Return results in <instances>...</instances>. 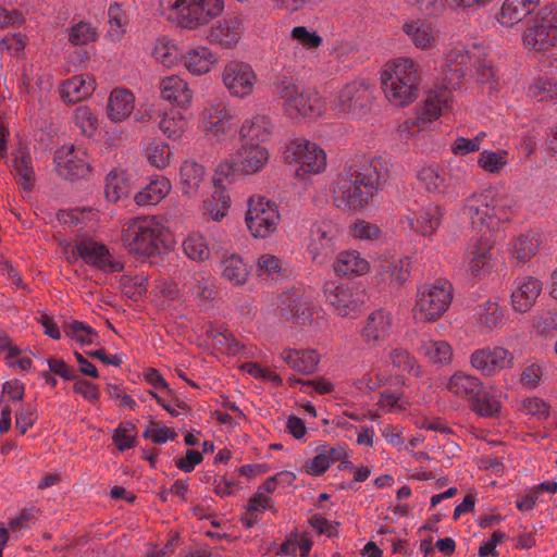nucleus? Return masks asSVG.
Returning a JSON list of instances; mask_svg holds the SVG:
<instances>
[{"instance_id": "dca6fc26", "label": "nucleus", "mask_w": 557, "mask_h": 557, "mask_svg": "<svg viewBox=\"0 0 557 557\" xmlns=\"http://www.w3.org/2000/svg\"><path fill=\"white\" fill-rule=\"evenodd\" d=\"M73 251L89 267L96 268L104 273L123 271V264L115 260L109 248L100 242L89 237L78 239Z\"/></svg>"}, {"instance_id": "4be33fe9", "label": "nucleus", "mask_w": 557, "mask_h": 557, "mask_svg": "<svg viewBox=\"0 0 557 557\" xmlns=\"http://www.w3.org/2000/svg\"><path fill=\"white\" fill-rule=\"evenodd\" d=\"M492 248L493 242L486 234L474 236L469 240L463 262L471 275L481 276L488 271Z\"/></svg>"}, {"instance_id": "e433bc0d", "label": "nucleus", "mask_w": 557, "mask_h": 557, "mask_svg": "<svg viewBox=\"0 0 557 557\" xmlns=\"http://www.w3.org/2000/svg\"><path fill=\"white\" fill-rule=\"evenodd\" d=\"M541 0H505L497 21L502 26L511 27L532 13Z\"/></svg>"}, {"instance_id": "6e6552de", "label": "nucleus", "mask_w": 557, "mask_h": 557, "mask_svg": "<svg viewBox=\"0 0 557 557\" xmlns=\"http://www.w3.org/2000/svg\"><path fill=\"white\" fill-rule=\"evenodd\" d=\"M523 45L532 50L545 51L557 44V5L547 4L530 20L522 36Z\"/></svg>"}, {"instance_id": "338daca9", "label": "nucleus", "mask_w": 557, "mask_h": 557, "mask_svg": "<svg viewBox=\"0 0 557 557\" xmlns=\"http://www.w3.org/2000/svg\"><path fill=\"white\" fill-rule=\"evenodd\" d=\"M13 166L17 184L24 189H29L35 175L30 157L25 154L16 157Z\"/></svg>"}, {"instance_id": "bf43d9fd", "label": "nucleus", "mask_w": 557, "mask_h": 557, "mask_svg": "<svg viewBox=\"0 0 557 557\" xmlns=\"http://www.w3.org/2000/svg\"><path fill=\"white\" fill-rule=\"evenodd\" d=\"M73 120L75 125L86 136H92L98 129L99 120L95 111L88 106H78L74 110Z\"/></svg>"}, {"instance_id": "69168bd1", "label": "nucleus", "mask_w": 557, "mask_h": 557, "mask_svg": "<svg viewBox=\"0 0 557 557\" xmlns=\"http://www.w3.org/2000/svg\"><path fill=\"white\" fill-rule=\"evenodd\" d=\"M290 38L308 50L318 49L323 44V38L306 26H295L290 30Z\"/></svg>"}, {"instance_id": "0e129e2a", "label": "nucleus", "mask_w": 557, "mask_h": 557, "mask_svg": "<svg viewBox=\"0 0 557 557\" xmlns=\"http://www.w3.org/2000/svg\"><path fill=\"white\" fill-rule=\"evenodd\" d=\"M69 41L74 46H85L96 41V28L86 22H79L67 29Z\"/></svg>"}, {"instance_id": "a19ab883", "label": "nucleus", "mask_w": 557, "mask_h": 557, "mask_svg": "<svg viewBox=\"0 0 557 557\" xmlns=\"http://www.w3.org/2000/svg\"><path fill=\"white\" fill-rule=\"evenodd\" d=\"M333 270L338 275H364L370 271V263L356 250L338 253Z\"/></svg>"}, {"instance_id": "09e8293b", "label": "nucleus", "mask_w": 557, "mask_h": 557, "mask_svg": "<svg viewBox=\"0 0 557 557\" xmlns=\"http://www.w3.org/2000/svg\"><path fill=\"white\" fill-rule=\"evenodd\" d=\"M150 53L156 62L169 69L175 66L180 60L177 46L165 36L156 39Z\"/></svg>"}, {"instance_id": "f3484780", "label": "nucleus", "mask_w": 557, "mask_h": 557, "mask_svg": "<svg viewBox=\"0 0 557 557\" xmlns=\"http://www.w3.org/2000/svg\"><path fill=\"white\" fill-rule=\"evenodd\" d=\"M57 172L66 180L84 178L90 173V160L85 150L64 145L55 151Z\"/></svg>"}, {"instance_id": "ea45409f", "label": "nucleus", "mask_w": 557, "mask_h": 557, "mask_svg": "<svg viewBox=\"0 0 557 557\" xmlns=\"http://www.w3.org/2000/svg\"><path fill=\"white\" fill-rule=\"evenodd\" d=\"M184 66L194 75H203L218 62L215 54L207 47L188 50L183 57Z\"/></svg>"}, {"instance_id": "ddd939ff", "label": "nucleus", "mask_w": 557, "mask_h": 557, "mask_svg": "<svg viewBox=\"0 0 557 557\" xmlns=\"http://www.w3.org/2000/svg\"><path fill=\"white\" fill-rule=\"evenodd\" d=\"M234 115L226 102L215 99L202 111L200 126L206 136L223 141L234 135Z\"/></svg>"}, {"instance_id": "c756f323", "label": "nucleus", "mask_w": 557, "mask_h": 557, "mask_svg": "<svg viewBox=\"0 0 557 557\" xmlns=\"http://www.w3.org/2000/svg\"><path fill=\"white\" fill-rule=\"evenodd\" d=\"M135 109L134 94L123 87L114 88L108 98L107 117L115 124L126 121Z\"/></svg>"}, {"instance_id": "423d86ee", "label": "nucleus", "mask_w": 557, "mask_h": 557, "mask_svg": "<svg viewBox=\"0 0 557 557\" xmlns=\"http://www.w3.org/2000/svg\"><path fill=\"white\" fill-rule=\"evenodd\" d=\"M164 242V225L157 215L132 219L122 230V243L126 250L139 257H152L160 252Z\"/></svg>"}, {"instance_id": "6ab92c4d", "label": "nucleus", "mask_w": 557, "mask_h": 557, "mask_svg": "<svg viewBox=\"0 0 557 557\" xmlns=\"http://www.w3.org/2000/svg\"><path fill=\"white\" fill-rule=\"evenodd\" d=\"M374 270L377 285L399 286L410 277L411 259L409 257L381 256Z\"/></svg>"}, {"instance_id": "4468645a", "label": "nucleus", "mask_w": 557, "mask_h": 557, "mask_svg": "<svg viewBox=\"0 0 557 557\" xmlns=\"http://www.w3.org/2000/svg\"><path fill=\"white\" fill-rule=\"evenodd\" d=\"M285 158L298 163V172L306 174H319L326 168V153L315 143L305 138L292 140L285 151Z\"/></svg>"}, {"instance_id": "de8ad7c7", "label": "nucleus", "mask_w": 557, "mask_h": 557, "mask_svg": "<svg viewBox=\"0 0 557 557\" xmlns=\"http://www.w3.org/2000/svg\"><path fill=\"white\" fill-rule=\"evenodd\" d=\"M479 326L482 331H493L504 324L505 314L498 302L486 300L476 307Z\"/></svg>"}, {"instance_id": "cd10ccee", "label": "nucleus", "mask_w": 557, "mask_h": 557, "mask_svg": "<svg viewBox=\"0 0 557 557\" xmlns=\"http://www.w3.org/2000/svg\"><path fill=\"white\" fill-rule=\"evenodd\" d=\"M245 27L238 16H230L219 21L210 28L209 39L211 44L219 45L224 49L235 48L242 39Z\"/></svg>"}, {"instance_id": "13d9d810", "label": "nucleus", "mask_w": 557, "mask_h": 557, "mask_svg": "<svg viewBox=\"0 0 557 557\" xmlns=\"http://www.w3.org/2000/svg\"><path fill=\"white\" fill-rule=\"evenodd\" d=\"M230 208V198L223 190H215L209 198L203 201L205 212L213 220L220 221Z\"/></svg>"}, {"instance_id": "79ce46f5", "label": "nucleus", "mask_w": 557, "mask_h": 557, "mask_svg": "<svg viewBox=\"0 0 557 557\" xmlns=\"http://www.w3.org/2000/svg\"><path fill=\"white\" fill-rule=\"evenodd\" d=\"M482 380L463 371H456L446 384L453 395L472 400L479 388L482 387Z\"/></svg>"}, {"instance_id": "f257e3e1", "label": "nucleus", "mask_w": 557, "mask_h": 557, "mask_svg": "<svg viewBox=\"0 0 557 557\" xmlns=\"http://www.w3.org/2000/svg\"><path fill=\"white\" fill-rule=\"evenodd\" d=\"M381 186V174L371 162L345 166L332 185V202L342 210L360 211Z\"/></svg>"}, {"instance_id": "37998d69", "label": "nucleus", "mask_w": 557, "mask_h": 557, "mask_svg": "<svg viewBox=\"0 0 557 557\" xmlns=\"http://www.w3.org/2000/svg\"><path fill=\"white\" fill-rule=\"evenodd\" d=\"M403 29L411 42L419 49L431 48L437 37V30L432 23L426 21L416 20L406 23Z\"/></svg>"}, {"instance_id": "f8f14e48", "label": "nucleus", "mask_w": 557, "mask_h": 557, "mask_svg": "<svg viewBox=\"0 0 557 557\" xmlns=\"http://www.w3.org/2000/svg\"><path fill=\"white\" fill-rule=\"evenodd\" d=\"M339 235L338 225L329 219L312 223L310 227L307 251L313 263L324 264L333 255Z\"/></svg>"}, {"instance_id": "39448f33", "label": "nucleus", "mask_w": 557, "mask_h": 557, "mask_svg": "<svg viewBox=\"0 0 557 557\" xmlns=\"http://www.w3.org/2000/svg\"><path fill=\"white\" fill-rule=\"evenodd\" d=\"M274 92L284 113L290 119L318 117L325 110V100L312 88H307L289 76H281L274 83Z\"/></svg>"}, {"instance_id": "9b49d317", "label": "nucleus", "mask_w": 557, "mask_h": 557, "mask_svg": "<svg viewBox=\"0 0 557 557\" xmlns=\"http://www.w3.org/2000/svg\"><path fill=\"white\" fill-rule=\"evenodd\" d=\"M326 304L341 318H355L363 304L362 290L356 284H336L329 281L323 286Z\"/></svg>"}, {"instance_id": "20e7f679", "label": "nucleus", "mask_w": 557, "mask_h": 557, "mask_svg": "<svg viewBox=\"0 0 557 557\" xmlns=\"http://www.w3.org/2000/svg\"><path fill=\"white\" fill-rule=\"evenodd\" d=\"M223 0H158L160 16L176 27L195 30L223 11Z\"/></svg>"}, {"instance_id": "aec40b11", "label": "nucleus", "mask_w": 557, "mask_h": 557, "mask_svg": "<svg viewBox=\"0 0 557 557\" xmlns=\"http://www.w3.org/2000/svg\"><path fill=\"white\" fill-rule=\"evenodd\" d=\"M445 210L443 207L430 202L416 210H408V213L403 215L401 222H406L414 233L432 237L442 225Z\"/></svg>"}, {"instance_id": "864d4df0", "label": "nucleus", "mask_w": 557, "mask_h": 557, "mask_svg": "<svg viewBox=\"0 0 557 557\" xmlns=\"http://www.w3.org/2000/svg\"><path fill=\"white\" fill-rule=\"evenodd\" d=\"M145 156L149 164L157 169H165L170 164L172 151L164 141L151 140L145 149Z\"/></svg>"}, {"instance_id": "4d7b16f0", "label": "nucleus", "mask_w": 557, "mask_h": 557, "mask_svg": "<svg viewBox=\"0 0 557 557\" xmlns=\"http://www.w3.org/2000/svg\"><path fill=\"white\" fill-rule=\"evenodd\" d=\"M529 95L540 102L557 100V79L547 77L535 79L529 87Z\"/></svg>"}, {"instance_id": "b1692460", "label": "nucleus", "mask_w": 557, "mask_h": 557, "mask_svg": "<svg viewBox=\"0 0 557 557\" xmlns=\"http://www.w3.org/2000/svg\"><path fill=\"white\" fill-rule=\"evenodd\" d=\"M372 96L369 82L364 79L346 84L338 92L336 106L344 113H359L367 108Z\"/></svg>"}, {"instance_id": "774afa93", "label": "nucleus", "mask_w": 557, "mask_h": 557, "mask_svg": "<svg viewBox=\"0 0 557 557\" xmlns=\"http://www.w3.org/2000/svg\"><path fill=\"white\" fill-rule=\"evenodd\" d=\"M185 286L197 299L209 300L214 297V285L211 278H206L202 275H195Z\"/></svg>"}, {"instance_id": "473e14b6", "label": "nucleus", "mask_w": 557, "mask_h": 557, "mask_svg": "<svg viewBox=\"0 0 557 557\" xmlns=\"http://www.w3.org/2000/svg\"><path fill=\"white\" fill-rule=\"evenodd\" d=\"M161 98L165 101L187 108L191 103L193 91L178 75L163 77L159 83Z\"/></svg>"}, {"instance_id": "c85d7f7f", "label": "nucleus", "mask_w": 557, "mask_h": 557, "mask_svg": "<svg viewBox=\"0 0 557 557\" xmlns=\"http://www.w3.org/2000/svg\"><path fill=\"white\" fill-rule=\"evenodd\" d=\"M274 131L272 119L267 114H255L243 121L238 134L240 141L258 143L269 141Z\"/></svg>"}, {"instance_id": "c03bdc74", "label": "nucleus", "mask_w": 557, "mask_h": 557, "mask_svg": "<svg viewBox=\"0 0 557 557\" xmlns=\"http://www.w3.org/2000/svg\"><path fill=\"white\" fill-rule=\"evenodd\" d=\"M272 509L273 499L262 492H256L248 499L247 508L240 517V522L245 528H251L261 520L264 510Z\"/></svg>"}, {"instance_id": "7ed1b4c3", "label": "nucleus", "mask_w": 557, "mask_h": 557, "mask_svg": "<svg viewBox=\"0 0 557 557\" xmlns=\"http://www.w3.org/2000/svg\"><path fill=\"white\" fill-rule=\"evenodd\" d=\"M381 86L385 98L396 107H406L418 97L420 71L410 58H395L381 72Z\"/></svg>"}, {"instance_id": "49530a36", "label": "nucleus", "mask_w": 557, "mask_h": 557, "mask_svg": "<svg viewBox=\"0 0 557 557\" xmlns=\"http://www.w3.org/2000/svg\"><path fill=\"white\" fill-rule=\"evenodd\" d=\"M249 269L238 255L225 257L221 262V274L224 280L233 285H244L249 276Z\"/></svg>"}, {"instance_id": "9d476101", "label": "nucleus", "mask_w": 557, "mask_h": 557, "mask_svg": "<svg viewBox=\"0 0 557 557\" xmlns=\"http://www.w3.org/2000/svg\"><path fill=\"white\" fill-rule=\"evenodd\" d=\"M469 363L482 376L493 377L503 371L512 369L515 356L504 346L486 345L470 354Z\"/></svg>"}, {"instance_id": "8fccbe9b", "label": "nucleus", "mask_w": 557, "mask_h": 557, "mask_svg": "<svg viewBox=\"0 0 557 557\" xmlns=\"http://www.w3.org/2000/svg\"><path fill=\"white\" fill-rule=\"evenodd\" d=\"M129 193L126 173L120 169L111 170L106 176L104 194L109 201L116 202Z\"/></svg>"}, {"instance_id": "5fc2aeb1", "label": "nucleus", "mask_w": 557, "mask_h": 557, "mask_svg": "<svg viewBox=\"0 0 557 557\" xmlns=\"http://www.w3.org/2000/svg\"><path fill=\"white\" fill-rule=\"evenodd\" d=\"M506 150H483L478 158V165L491 174H500L508 164Z\"/></svg>"}, {"instance_id": "2eb2a0df", "label": "nucleus", "mask_w": 557, "mask_h": 557, "mask_svg": "<svg viewBox=\"0 0 557 557\" xmlns=\"http://www.w3.org/2000/svg\"><path fill=\"white\" fill-rule=\"evenodd\" d=\"M221 79L232 97L245 99L252 95L258 76L250 64L232 60L223 66Z\"/></svg>"}, {"instance_id": "e2e57ef3", "label": "nucleus", "mask_w": 557, "mask_h": 557, "mask_svg": "<svg viewBox=\"0 0 557 557\" xmlns=\"http://www.w3.org/2000/svg\"><path fill=\"white\" fill-rule=\"evenodd\" d=\"M64 332L66 336L82 345H90L96 343L98 339L97 331L94 330L90 325L79 321H73L69 323L65 326Z\"/></svg>"}, {"instance_id": "0eeeda50", "label": "nucleus", "mask_w": 557, "mask_h": 557, "mask_svg": "<svg viewBox=\"0 0 557 557\" xmlns=\"http://www.w3.org/2000/svg\"><path fill=\"white\" fill-rule=\"evenodd\" d=\"M454 288L449 281L438 278L432 283L420 285L416 294L412 309L417 322H435L450 307Z\"/></svg>"}, {"instance_id": "603ef678", "label": "nucleus", "mask_w": 557, "mask_h": 557, "mask_svg": "<svg viewBox=\"0 0 557 557\" xmlns=\"http://www.w3.org/2000/svg\"><path fill=\"white\" fill-rule=\"evenodd\" d=\"M159 127L168 138L180 139L187 128V120L182 113L170 111L163 115Z\"/></svg>"}, {"instance_id": "412c9836", "label": "nucleus", "mask_w": 557, "mask_h": 557, "mask_svg": "<svg viewBox=\"0 0 557 557\" xmlns=\"http://www.w3.org/2000/svg\"><path fill=\"white\" fill-rule=\"evenodd\" d=\"M269 158L270 152L263 145L242 141L240 148L232 158V166L237 172L251 175L260 172Z\"/></svg>"}, {"instance_id": "1a4fd4ad", "label": "nucleus", "mask_w": 557, "mask_h": 557, "mask_svg": "<svg viewBox=\"0 0 557 557\" xmlns=\"http://www.w3.org/2000/svg\"><path fill=\"white\" fill-rule=\"evenodd\" d=\"M245 221L253 237L265 238L276 231L281 221L278 207L265 197L251 196Z\"/></svg>"}, {"instance_id": "72a5a7b5", "label": "nucleus", "mask_w": 557, "mask_h": 557, "mask_svg": "<svg viewBox=\"0 0 557 557\" xmlns=\"http://www.w3.org/2000/svg\"><path fill=\"white\" fill-rule=\"evenodd\" d=\"M172 184L163 175H152L148 183L135 194L134 201L140 207L156 206L171 191Z\"/></svg>"}, {"instance_id": "680f3d73", "label": "nucleus", "mask_w": 557, "mask_h": 557, "mask_svg": "<svg viewBox=\"0 0 557 557\" xmlns=\"http://www.w3.org/2000/svg\"><path fill=\"white\" fill-rule=\"evenodd\" d=\"M108 35L112 40H119L125 33L127 23L124 10L117 3H113L108 9Z\"/></svg>"}, {"instance_id": "3c124183", "label": "nucleus", "mask_w": 557, "mask_h": 557, "mask_svg": "<svg viewBox=\"0 0 557 557\" xmlns=\"http://www.w3.org/2000/svg\"><path fill=\"white\" fill-rule=\"evenodd\" d=\"M420 351L434 363H449L453 348L446 341L426 339L421 343Z\"/></svg>"}, {"instance_id": "4c0bfd02", "label": "nucleus", "mask_w": 557, "mask_h": 557, "mask_svg": "<svg viewBox=\"0 0 557 557\" xmlns=\"http://www.w3.org/2000/svg\"><path fill=\"white\" fill-rule=\"evenodd\" d=\"M453 102V95L448 87L431 90L428 92L425 100L417 108L420 114L428 117L429 121L434 122L445 111L450 109Z\"/></svg>"}, {"instance_id": "58836bf2", "label": "nucleus", "mask_w": 557, "mask_h": 557, "mask_svg": "<svg viewBox=\"0 0 557 557\" xmlns=\"http://www.w3.org/2000/svg\"><path fill=\"white\" fill-rule=\"evenodd\" d=\"M95 89V81L88 75H75L61 85V98L67 103H75L89 97Z\"/></svg>"}, {"instance_id": "2f4dec72", "label": "nucleus", "mask_w": 557, "mask_h": 557, "mask_svg": "<svg viewBox=\"0 0 557 557\" xmlns=\"http://www.w3.org/2000/svg\"><path fill=\"white\" fill-rule=\"evenodd\" d=\"M207 183V172L195 160H185L180 168V186L184 196L196 197Z\"/></svg>"}, {"instance_id": "f03ea898", "label": "nucleus", "mask_w": 557, "mask_h": 557, "mask_svg": "<svg viewBox=\"0 0 557 557\" xmlns=\"http://www.w3.org/2000/svg\"><path fill=\"white\" fill-rule=\"evenodd\" d=\"M516 212V201L504 189L488 187L473 193L463 200L462 214L470 221L473 228L486 234L497 231L505 222H509Z\"/></svg>"}, {"instance_id": "393cba45", "label": "nucleus", "mask_w": 557, "mask_h": 557, "mask_svg": "<svg viewBox=\"0 0 557 557\" xmlns=\"http://www.w3.org/2000/svg\"><path fill=\"white\" fill-rule=\"evenodd\" d=\"M543 283L534 276H519L511 286L510 302L513 311L525 313L535 305Z\"/></svg>"}, {"instance_id": "a878e982", "label": "nucleus", "mask_w": 557, "mask_h": 557, "mask_svg": "<svg viewBox=\"0 0 557 557\" xmlns=\"http://www.w3.org/2000/svg\"><path fill=\"white\" fill-rule=\"evenodd\" d=\"M455 176L448 175L445 169L437 164H423L417 171V178L430 193L443 194L450 186H456L463 175L461 169H457Z\"/></svg>"}, {"instance_id": "052dcab7", "label": "nucleus", "mask_w": 557, "mask_h": 557, "mask_svg": "<svg viewBox=\"0 0 557 557\" xmlns=\"http://www.w3.org/2000/svg\"><path fill=\"white\" fill-rule=\"evenodd\" d=\"M112 438L120 451L133 448L137 440L135 424L131 420L120 423L114 430Z\"/></svg>"}, {"instance_id": "6e6d98bb", "label": "nucleus", "mask_w": 557, "mask_h": 557, "mask_svg": "<svg viewBox=\"0 0 557 557\" xmlns=\"http://www.w3.org/2000/svg\"><path fill=\"white\" fill-rule=\"evenodd\" d=\"M185 255L197 262H202L210 257V249L205 237L199 233H191L183 243Z\"/></svg>"}, {"instance_id": "c9c22d12", "label": "nucleus", "mask_w": 557, "mask_h": 557, "mask_svg": "<svg viewBox=\"0 0 557 557\" xmlns=\"http://www.w3.org/2000/svg\"><path fill=\"white\" fill-rule=\"evenodd\" d=\"M502 397L503 393L496 387L482 384L471 400V408L480 417L497 416L503 407Z\"/></svg>"}, {"instance_id": "bb28decb", "label": "nucleus", "mask_w": 557, "mask_h": 557, "mask_svg": "<svg viewBox=\"0 0 557 557\" xmlns=\"http://www.w3.org/2000/svg\"><path fill=\"white\" fill-rule=\"evenodd\" d=\"M348 457L349 450L346 444L341 443L334 446L322 444L315 448V456L306 461L305 469L309 475L319 476L325 473L337 460Z\"/></svg>"}, {"instance_id": "7c9ffc66", "label": "nucleus", "mask_w": 557, "mask_h": 557, "mask_svg": "<svg viewBox=\"0 0 557 557\" xmlns=\"http://www.w3.org/2000/svg\"><path fill=\"white\" fill-rule=\"evenodd\" d=\"M541 246L540 235L529 231L513 236L508 243V255L516 263H527L539 251Z\"/></svg>"}, {"instance_id": "5701e85b", "label": "nucleus", "mask_w": 557, "mask_h": 557, "mask_svg": "<svg viewBox=\"0 0 557 557\" xmlns=\"http://www.w3.org/2000/svg\"><path fill=\"white\" fill-rule=\"evenodd\" d=\"M393 317L384 309H377L369 313L360 326V336L370 347L386 341L393 331Z\"/></svg>"}, {"instance_id": "a211bd4d", "label": "nucleus", "mask_w": 557, "mask_h": 557, "mask_svg": "<svg viewBox=\"0 0 557 557\" xmlns=\"http://www.w3.org/2000/svg\"><path fill=\"white\" fill-rule=\"evenodd\" d=\"M480 62V49L473 47L471 50L462 47L450 49L445 59L446 79L449 88L460 85L461 78L472 74L476 63Z\"/></svg>"}, {"instance_id": "f704fd0d", "label": "nucleus", "mask_w": 557, "mask_h": 557, "mask_svg": "<svg viewBox=\"0 0 557 557\" xmlns=\"http://www.w3.org/2000/svg\"><path fill=\"white\" fill-rule=\"evenodd\" d=\"M280 357L293 371L302 374L313 373L321 359L315 349L285 348Z\"/></svg>"}, {"instance_id": "a18cd8bd", "label": "nucleus", "mask_w": 557, "mask_h": 557, "mask_svg": "<svg viewBox=\"0 0 557 557\" xmlns=\"http://www.w3.org/2000/svg\"><path fill=\"white\" fill-rule=\"evenodd\" d=\"M256 274L261 282L276 281L287 274V264L277 256L264 253L258 258Z\"/></svg>"}]
</instances>
